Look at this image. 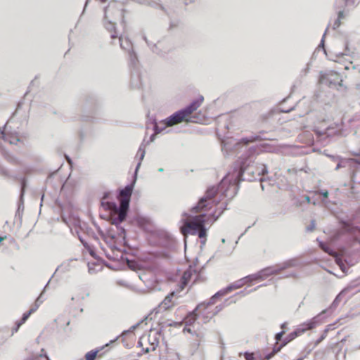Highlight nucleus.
Listing matches in <instances>:
<instances>
[{"label":"nucleus","mask_w":360,"mask_h":360,"mask_svg":"<svg viewBox=\"0 0 360 360\" xmlns=\"http://www.w3.org/2000/svg\"><path fill=\"white\" fill-rule=\"evenodd\" d=\"M214 193V189H208L207 191L205 196L191 210V212L196 215L186 219L181 229V231L184 235L188 233L195 235L198 233V237L200 239H203L202 240V244H205L206 242L207 229L205 225L212 224L217 219V217H215V211L214 210V201L212 200L211 196V195Z\"/></svg>","instance_id":"1"},{"label":"nucleus","mask_w":360,"mask_h":360,"mask_svg":"<svg viewBox=\"0 0 360 360\" xmlns=\"http://www.w3.org/2000/svg\"><path fill=\"white\" fill-rule=\"evenodd\" d=\"M204 101L202 96L193 101L186 108L179 110L165 120V125L171 127L182 122L198 123L203 120L200 117V113H196L195 111L202 105Z\"/></svg>","instance_id":"2"},{"label":"nucleus","mask_w":360,"mask_h":360,"mask_svg":"<svg viewBox=\"0 0 360 360\" xmlns=\"http://www.w3.org/2000/svg\"><path fill=\"white\" fill-rule=\"evenodd\" d=\"M133 191V185H128L120 192L119 200L120 202V208L118 209L116 203L113 202L105 201L108 194H105L101 201L102 206L108 210L112 211L118 214V219L122 221L125 219L129 210L130 198Z\"/></svg>","instance_id":"3"},{"label":"nucleus","mask_w":360,"mask_h":360,"mask_svg":"<svg viewBox=\"0 0 360 360\" xmlns=\"http://www.w3.org/2000/svg\"><path fill=\"white\" fill-rule=\"evenodd\" d=\"M341 129V123L334 122L328 119L320 121L316 127L314 131L319 136H331L338 134Z\"/></svg>","instance_id":"4"},{"label":"nucleus","mask_w":360,"mask_h":360,"mask_svg":"<svg viewBox=\"0 0 360 360\" xmlns=\"http://www.w3.org/2000/svg\"><path fill=\"white\" fill-rule=\"evenodd\" d=\"M342 82L341 75L335 71L321 72L319 76V83L329 87L341 86Z\"/></svg>","instance_id":"5"},{"label":"nucleus","mask_w":360,"mask_h":360,"mask_svg":"<svg viewBox=\"0 0 360 360\" xmlns=\"http://www.w3.org/2000/svg\"><path fill=\"white\" fill-rule=\"evenodd\" d=\"M313 328L312 323H309L308 327L305 329H297L292 333H290L283 340V343L281 344L279 346L274 345L272 352L267 354L265 356L266 360H269L271 357H273L276 354L279 352L281 349L285 346L288 343L293 340L295 338H296L297 336L300 335L303 333H304L307 330L311 329Z\"/></svg>","instance_id":"6"},{"label":"nucleus","mask_w":360,"mask_h":360,"mask_svg":"<svg viewBox=\"0 0 360 360\" xmlns=\"http://www.w3.org/2000/svg\"><path fill=\"white\" fill-rule=\"evenodd\" d=\"M104 27L110 34V38L112 39H116L117 38H119L120 46L122 49H129L131 48V43L128 38L125 37L123 34H121L120 36L117 35L115 23L110 21H107L105 22Z\"/></svg>","instance_id":"7"},{"label":"nucleus","mask_w":360,"mask_h":360,"mask_svg":"<svg viewBox=\"0 0 360 360\" xmlns=\"http://www.w3.org/2000/svg\"><path fill=\"white\" fill-rule=\"evenodd\" d=\"M209 304L200 303L199 304L195 309L190 312L184 320V323L186 326H192L197 320L198 316H200L202 313H205L207 310Z\"/></svg>","instance_id":"8"},{"label":"nucleus","mask_w":360,"mask_h":360,"mask_svg":"<svg viewBox=\"0 0 360 360\" xmlns=\"http://www.w3.org/2000/svg\"><path fill=\"white\" fill-rule=\"evenodd\" d=\"M199 276L200 275L195 269L191 267L188 268L184 272L182 277L181 278V289H184L185 287L187 285H188L191 282L193 284L195 283Z\"/></svg>","instance_id":"9"},{"label":"nucleus","mask_w":360,"mask_h":360,"mask_svg":"<svg viewBox=\"0 0 360 360\" xmlns=\"http://www.w3.org/2000/svg\"><path fill=\"white\" fill-rule=\"evenodd\" d=\"M38 307L39 305L36 302L35 304L33 307H32L27 312L25 313L22 315V319L16 323V328L15 329V332H17L19 328L25 323V321L29 319L30 315L37 310Z\"/></svg>","instance_id":"10"},{"label":"nucleus","mask_w":360,"mask_h":360,"mask_svg":"<svg viewBox=\"0 0 360 360\" xmlns=\"http://www.w3.org/2000/svg\"><path fill=\"white\" fill-rule=\"evenodd\" d=\"M174 296V292H172L169 295L165 297L163 301L160 304V307L165 309H169L174 306V302L173 301V297Z\"/></svg>","instance_id":"11"},{"label":"nucleus","mask_w":360,"mask_h":360,"mask_svg":"<svg viewBox=\"0 0 360 360\" xmlns=\"http://www.w3.org/2000/svg\"><path fill=\"white\" fill-rule=\"evenodd\" d=\"M102 349H96L89 351L85 355L86 360H95L96 358H102L103 353L101 352Z\"/></svg>","instance_id":"12"},{"label":"nucleus","mask_w":360,"mask_h":360,"mask_svg":"<svg viewBox=\"0 0 360 360\" xmlns=\"http://www.w3.org/2000/svg\"><path fill=\"white\" fill-rule=\"evenodd\" d=\"M232 289L233 288L231 287H228L226 289H223V290H221L218 291L217 293H215L212 297V300H214V299H215L217 297H222V296L226 295V294L230 292L232 290Z\"/></svg>","instance_id":"13"},{"label":"nucleus","mask_w":360,"mask_h":360,"mask_svg":"<svg viewBox=\"0 0 360 360\" xmlns=\"http://www.w3.org/2000/svg\"><path fill=\"white\" fill-rule=\"evenodd\" d=\"M158 343H159L158 340H157L156 339L154 338L153 341L150 343V347L146 348V352H149L150 351L155 350L156 347L158 345Z\"/></svg>","instance_id":"14"},{"label":"nucleus","mask_w":360,"mask_h":360,"mask_svg":"<svg viewBox=\"0 0 360 360\" xmlns=\"http://www.w3.org/2000/svg\"><path fill=\"white\" fill-rule=\"evenodd\" d=\"M344 18H345L344 12L343 11H340L338 13V19H337V20L335 22V26L339 27L340 25V24H341V20L343 19Z\"/></svg>","instance_id":"15"},{"label":"nucleus","mask_w":360,"mask_h":360,"mask_svg":"<svg viewBox=\"0 0 360 360\" xmlns=\"http://www.w3.org/2000/svg\"><path fill=\"white\" fill-rule=\"evenodd\" d=\"M210 189H214L215 190V193L214 195H211L212 196V200L214 201V210L215 211V217H219V215H220V213H218V215L217 216L216 214H217V211H216V208L215 207L217 205L218 202L214 200V198L217 195V191L215 188H211Z\"/></svg>","instance_id":"16"},{"label":"nucleus","mask_w":360,"mask_h":360,"mask_svg":"<svg viewBox=\"0 0 360 360\" xmlns=\"http://www.w3.org/2000/svg\"><path fill=\"white\" fill-rule=\"evenodd\" d=\"M339 63L342 64V65H343V69L345 70H349L350 67H351V61H348V62H344L342 60V59L340 58V61H338Z\"/></svg>","instance_id":"17"},{"label":"nucleus","mask_w":360,"mask_h":360,"mask_svg":"<svg viewBox=\"0 0 360 360\" xmlns=\"http://www.w3.org/2000/svg\"><path fill=\"white\" fill-rule=\"evenodd\" d=\"M284 334H285V331H281V332H280V333H277V334L276 335L275 338H276V345H276V346H279V345H278V341H280V340H281V338H282V337H283V335Z\"/></svg>","instance_id":"18"},{"label":"nucleus","mask_w":360,"mask_h":360,"mask_svg":"<svg viewBox=\"0 0 360 360\" xmlns=\"http://www.w3.org/2000/svg\"><path fill=\"white\" fill-rule=\"evenodd\" d=\"M244 357L245 360H255L254 354L245 352L244 354Z\"/></svg>","instance_id":"19"},{"label":"nucleus","mask_w":360,"mask_h":360,"mask_svg":"<svg viewBox=\"0 0 360 360\" xmlns=\"http://www.w3.org/2000/svg\"><path fill=\"white\" fill-rule=\"evenodd\" d=\"M41 354L39 355V356H37L36 358V360L39 359V358H41V357H44L46 359V360H50L49 358L48 357V356L46 354H44V349H42L41 351Z\"/></svg>","instance_id":"20"},{"label":"nucleus","mask_w":360,"mask_h":360,"mask_svg":"<svg viewBox=\"0 0 360 360\" xmlns=\"http://www.w3.org/2000/svg\"><path fill=\"white\" fill-rule=\"evenodd\" d=\"M150 335H148L147 338H146V337H142V338H141V339H140V340H139V343L141 346H143V341H145V340L150 341Z\"/></svg>","instance_id":"21"},{"label":"nucleus","mask_w":360,"mask_h":360,"mask_svg":"<svg viewBox=\"0 0 360 360\" xmlns=\"http://www.w3.org/2000/svg\"><path fill=\"white\" fill-rule=\"evenodd\" d=\"M261 172H262V174H263V175L267 172L266 169L264 165H262V169Z\"/></svg>","instance_id":"22"},{"label":"nucleus","mask_w":360,"mask_h":360,"mask_svg":"<svg viewBox=\"0 0 360 360\" xmlns=\"http://www.w3.org/2000/svg\"><path fill=\"white\" fill-rule=\"evenodd\" d=\"M346 4H354L355 0H344Z\"/></svg>","instance_id":"23"},{"label":"nucleus","mask_w":360,"mask_h":360,"mask_svg":"<svg viewBox=\"0 0 360 360\" xmlns=\"http://www.w3.org/2000/svg\"><path fill=\"white\" fill-rule=\"evenodd\" d=\"M323 195L325 198H327V197H328V193L327 191H326V192H324V193H323Z\"/></svg>","instance_id":"24"},{"label":"nucleus","mask_w":360,"mask_h":360,"mask_svg":"<svg viewBox=\"0 0 360 360\" xmlns=\"http://www.w3.org/2000/svg\"><path fill=\"white\" fill-rule=\"evenodd\" d=\"M322 248H323V250L325 252H328V248H323V247H322Z\"/></svg>","instance_id":"25"},{"label":"nucleus","mask_w":360,"mask_h":360,"mask_svg":"<svg viewBox=\"0 0 360 360\" xmlns=\"http://www.w3.org/2000/svg\"><path fill=\"white\" fill-rule=\"evenodd\" d=\"M101 3H105L107 0H98Z\"/></svg>","instance_id":"26"},{"label":"nucleus","mask_w":360,"mask_h":360,"mask_svg":"<svg viewBox=\"0 0 360 360\" xmlns=\"http://www.w3.org/2000/svg\"><path fill=\"white\" fill-rule=\"evenodd\" d=\"M224 181H225V179H223L221 184L222 185L223 184H224Z\"/></svg>","instance_id":"27"}]
</instances>
